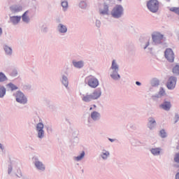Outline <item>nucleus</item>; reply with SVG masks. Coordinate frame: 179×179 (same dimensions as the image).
<instances>
[{"label": "nucleus", "instance_id": "f257e3e1", "mask_svg": "<svg viewBox=\"0 0 179 179\" xmlns=\"http://www.w3.org/2000/svg\"><path fill=\"white\" fill-rule=\"evenodd\" d=\"M110 15L113 19H121L124 16V7L122 5H115L110 11Z\"/></svg>", "mask_w": 179, "mask_h": 179}, {"label": "nucleus", "instance_id": "f03ea898", "mask_svg": "<svg viewBox=\"0 0 179 179\" xmlns=\"http://www.w3.org/2000/svg\"><path fill=\"white\" fill-rule=\"evenodd\" d=\"M152 37V45H160L163 44V38H164V35L160 32H154L151 35Z\"/></svg>", "mask_w": 179, "mask_h": 179}, {"label": "nucleus", "instance_id": "7ed1b4c3", "mask_svg": "<svg viewBox=\"0 0 179 179\" xmlns=\"http://www.w3.org/2000/svg\"><path fill=\"white\" fill-rule=\"evenodd\" d=\"M13 97H15V101L17 103H19L20 104H27V97L24 94L20 91L18 90L13 94Z\"/></svg>", "mask_w": 179, "mask_h": 179}, {"label": "nucleus", "instance_id": "20e7f679", "mask_svg": "<svg viewBox=\"0 0 179 179\" xmlns=\"http://www.w3.org/2000/svg\"><path fill=\"white\" fill-rule=\"evenodd\" d=\"M147 8L152 13H157L159 10V1L150 0L147 3Z\"/></svg>", "mask_w": 179, "mask_h": 179}, {"label": "nucleus", "instance_id": "39448f33", "mask_svg": "<svg viewBox=\"0 0 179 179\" xmlns=\"http://www.w3.org/2000/svg\"><path fill=\"white\" fill-rule=\"evenodd\" d=\"M85 82L90 87H92V89H96L97 86H99V80L96 78V77L93 76H90L85 78Z\"/></svg>", "mask_w": 179, "mask_h": 179}, {"label": "nucleus", "instance_id": "423d86ee", "mask_svg": "<svg viewBox=\"0 0 179 179\" xmlns=\"http://www.w3.org/2000/svg\"><path fill=\"white\" fill-rule=\"evenodd\" d=\"M177 85V77L171 76L168 78V80L166 83V86L168 90H174L176 86Z\"/></svg>", "mask_w": 179, "mask_h": 179}, {"label": "nucleus", "instance_id": "0eeeda50", "mask_svg": "<svg viewBox=\"0 0 179 179\" xmlns=\"http://www.w3.org/2000/svg\"><path fill=\"white\" fill-rule=\"evenodd\" d=\"M99 15L101 16H110V3L104 2L102 5V8H99Z\"/></svg>", "mask_w": 179, "mask_h": 179}, {"label": "nucleus", "instance_id": "6e6552de", "mask_svg": "<svg viewBox=\"0 0 179 179\" xmlns=\"http://www.w3.org/2000/svg\"><path fill=\"white\" fill-rule=\"evenodd\" d=\"M32 160H33L34 166L37 170H39V171H45V165H44V164H43L42 162L38 160V157H34L32 158Z\"/></svg>", "mask_w": 179, "mask_h": 179}, {"label": "nucleus", "instance_id": "1a4fd4ad", "mask_svg": "<svg viewBox=\"0 0 179 179\" xmlns=\"http://www.w3.org/2000/svg\"><path fill=\"white\" fill-rule=\"evenodd\" d=\"M164 57L169 62H174V52L173 51V49L169 48H166L164 51Z\"/></svg>", "mask_w": 179, "mask_h": 179}, {"label": "nucleus", "instance_id": "9d476101", "mask_svg": "<svg viewBox=\"0 0 179 179\" xmlns=\"http://www.w3.org/2000/svg\"><path fill=\"white\" fill-rule=\"evenodd\" d=\"M36 132L38 134V138L39 139H43L45 135L44 124H43V122H39L36 124Z\"/></svg>", "mask_w": 179, "mask_h": 179}, {"label": "nucleus", "instance_id": "9b49d317", "mask_svg": "<svg viewBox=\"0 0 179 179\" xmlns=\"http://www.w3.org/2000/svg\"><path fill=\"white\" fill-rule=\"evenodd\" d=\"M163 96H166V90H164L163 87H161L158 93L152 95L151 99L153 101H157V100H159V99H162Z\"/></svg>", "mask_w": 179, "mask_h": 179}, {"label": "nucleus", "instance_id": "f8f14e48", "mask_svg": "<svg viewBox=\"0 0 179 179\" xmlns=\"http://www.w3.org/2000/svg\"><path fill=\"white\" fill-rule=\"evenodd\" d=\"M11 13H19L23 10V6L21 3L13 4L9 8Z\"/></svg>", "mask_w": 179, "mask_h": 179}, {"label": "nucleus", "instance_id": "ddd939ff", "mask_svg": "<svg viewBox=\"0 0 179 179\" xmlns=\"http://www.w3.org/2000/svg\"><path fill=\"white\" fill-rule=\"evenodd\" d=\"M147 128L149 129L150 131H153L156 126L157 125V122H156V120L153 117H150L148 119Z\"/></svg>", "mask_w": 179, "mask_h": 179}, {"label": "nucleus", "instance_id": "4468645a", "mask_svg": "<svg viewBox=\"0 0 179 179\" xmlns=\"http://www.w3.org/2000/svg\"><path fill=\"white\" fill-rule=\"evenodd\" d=\"M20 20H22V16L13 15L10 16V20L8 21V23H12L13 26H16L17 24H19V23H20Z\"/></svg>", "mask_w": 179, "mask_h": 179}, {"label": "nucleus", "instance_id": "2eb2a0df", "mask_svg": "<svg viewBox=\"0 0 179 179\" xmlns=\"http://www.w3.org/2000/svg\"><path fill=\"white\" fill-rule=\"evenodd\" d=\"M57 30L59 34H66V33H68V27L64 24L59 23L57 27Z\"/></svg>", "mask_w": 179, "mask_h": 179}, {"label": "nucleus", "instance_id": "dca6fc26", "mask_svg": "<svg viewBox=\"0 0 179 179\" xmlns=\"http://www.w3.org/2000/svg\"><path fill=\"white\" fill-rule=\"evenodd\" d=\"M72 65L76 69H82L85 66V62L83 60L76 61L73 59L72 60Z\"/></svg>", "mask_w": 179, "mask_h": 179}, {"label": "nucleus", "instance_id": "f3484780", "mask_svg": "<svg viewBox=\"0 0 179 179\" xmlns=\"http://www.w3.org/2000/svg\"><path fill=\"white\" fill-rule=\"evenodd\" d=\"M159 108L164 110V111H170L171 108V102L164 101L162 104L159 105Z\"/></svg>", "mask_w": 179, "mask_h": 179}, {"label": "nucleus", "instance_id": "a211bd4d", "mask_svg": "<svg viewBox=\"0 0 179 179\" xmlns=\"http://www.w3.org/2000/svg\"><path fill=\"white\" fill-rule=\"evenodd\" d=\"M91 96H92L93 100H97V99H99L101 96V88H96L94 90L92 94H91Z\"/></svg>", "mask_w": 179, "mask_h": 179}, {"label": "nucleus", "instance_id": "6ab92c4d", "mask_svg": "<svg viewBox=\"0 0 179 179\" xmlns=\"http://www.w3.org/2000/svg\"><path fill=\"white\" fill-rule=\"evenodd\" d=\"M90 117L93 121H99L101 117V115H100V113L97 111H93L91 113Z\"/></svg>", "mask_w": 179, "mask_h": 179}, {"label": "nucleus", "instance_id": "aec40b11", "mask_svg": "<svg viewBox=\"0 0 179 179\" xmlns=\"http://www.w3.org/2000/svg\"><path fill=\"white\" fill-rule=\"evenodd\" d=\"M119 71H113L110 74V78L113 80H120L121 79V76L118 73Z\"/></svg>", "mask_w": 179, "mask_h": 179}, {"label": "nucleus", "instance_id": "412c9836", "mask_svg": "<svg viewBox=\"0 0 179 179\" xmlns=\"http://www.w3.org/2000/svg\"><path fill=\"white\" fill-rule=\"evenodd\" d=\"M99 156L103 160H107L108 157H110V152L107 151L106 149H103Z\"/></svg>", "mask_w": 179, "mask_h": 179}, {"label": "nucleus", "instance_id": "4be33fe9", "mask_svg": "<svg viewBox=\"0 0 179 179\" xmlns=\"http://www.w3.org/2000/svg\"><path fill=\"white\" fill-rule=\"evenodd\" d=\"M150 153L153 156H159L160 153L162 152V148H151L150 149Z\"/></svg>", "mask_w": 179, "mask_h": 179}, {"label": "nucleus", "instance_id": "5701e85b", "mask_svg": "<svg viewBox=\"0 0 179 179\" xmlns=\"http://www.w3.org/2000/svg\"><path fill=\"white\" fill-rule=\"evenodd\" d=\"M6 87H8L10 92H15V90H18L19 87L17 85H15L13 83H9L6 85Z\"/></svg>", "mask_w": 179, "mask_h": 179}, {"label": "nucleus", "instance_id": "b1692460", "mask_svg": "<svg viewBox=\"0 0 179 179\" xmlns=\"http://www.w3.org/2000/svg\"><path fill=\"white\" fill-rule=\"evenodd\" d=\"M27 13H29V10L25 11L21 17L24 23H29L30 22V17L27 16Z\"/></svg>", "mask_w": 179, "mask_h": 179}, {"label": "nucleus", "instance_id": "393cba45", "mask_svg": "<svg viewBox=\"0 0 179 179\" xmlns=\"http://www.w3.org/2000/svg\"><path fill=\"white\" fill-rule=\"evenodd\" d=\"M3 50L5 51L6 55H8L10 57L12 55L13 50H12V48L9 47L7 45H5L3 47Z\"/></svg>", "mask_w": 179, "mask_h": 179}, {"label": "nucleus", "instance_id": "a878e982", "mask_svg": "<svg viewBox=\"0 0 179 179\" xmlns=\"http://www.w3.org/2000/svg\"><path fill=\"white\" fill-rule=\"evenodd\" d=\"M150 85L152 87H158L159 85H160V80L156 78H154L151 80Z\"/></svg>", "mask_w": 179, "mask_h": 179}, {"label": "nucleus", "instance_id": "bb28decb", "mask_svg": "<svg viewBox=\"0 0 179 179\" xmlns=\"http://www.w3.org/2000/svg\"><path fill=\"white\" fill-rule=\"evenodd\" d=\"M62 83L65 87H68L69 85V81L68 80V77L66 76H62Z\"/></svg>", "mask_w": 179, "mask_h": 179}, {"label": "nucleus", "instance_id": "cd10ccee", "mask_svg": "<svg viewBox=\"0 0 179 179\" xmlns=\"http://www.w3.org/2000/svg\"><path fill=\"white\" fill-rule=\"evenodd\" d=\"M78 6L80 9L85 10L87 8V1L82 0L79 2Z\"/></svg>", "mask_w": 179, "mask_h": 179}, {"label": "nucleus", "instance_id": "c85d7f7f", "mask_svg": "<svg viewBox=\"0 0 179 179\" xmlns=\"http://www.w3.org/2000/svg\"><path fill=\"white\" fill-rule=\"evenodd\" d=\"M6 94V88L3 85L0 86V99H3Z\"/></svg>", "mask_w": 179, "mask_h": 179}, {"label": "nucleus", "instance_id": "c756f323", "mask_svg": "<svg viewBox=\"0 0 179 179\" xmlns=\"http://www.w3.org/2000/svg\"><path fill=\"white\" fill-rule=\"evenodd\" d=\"M82 100L85 103H90V101L93 100V96L92 94H87L83 97Z\"/></svg>", "mask_w": 179, "mask_h": 179}, {"label": "nucleus", "instance_id": "7c9ffc66", "mask_svg": "<svg viewBox=\"0 0 179 179\" xmlns=\"http://www.w3.org/2000/svg\"><path fill=\"white\" fill-rule=\"evenodd\" d=\"M110 69H112L113 71H120V66H118V64H117L115 59L112 61Z\"/></svg>", "mask_w": 179, "mask_h": 179}, {"label": "nucleus", "instance_id": "2f4dec72", "mask_svg": "<svg viewBox=\"0 0 179 179\" xmlns=\"http://www.w3.org/2000/svg\"><path fill=\"white\" fill-rule=\"evenodd\" d=\"M172 73L176 76H179V64H176L172 69Z\"/></svg>", "mask_w": 179, "mask_h": 179}, {"label": "nucleus", "instance_id": "473e14b6", "mask_svg": "<svg viewBox=\"0 0 179 179\" xmlns=\"http://www.w3.org/2000/svg\"><path fill=\"white\" fill-rule=\"evenodd\" d=\"M8 80V77L5 75V73L0 72V83L6 82Z\"/></svg>", "mask_w": 179, "mask_h": 179}, {"label": "nucleus", "instance_id": "72a5a7b5", "mask_svg": "<svg viewBox=\"0 0 179 179\" xmlns=\"http://www.w3.org/2000/svg\"><path fill=\"white\" fill-rule=\"evenodd\" d=\"M159 135L160 138H162V139H164L167 138V132H166V129H162L159 131Z\"/></svg>", "mask_w": 179, "mask_h": 179}, {"label": "nucleus", "instance_id": "f704fd0d", "mask_svg": "<svg viewBox=\"0 0 179 179\" xmlns=\"http://www.w3.org/2000/svg\"><path fill=\"white\" fill-rule=\"evenodd\" d=\"M62 8H63L64 12L68 10L69 3L68 1H63L61 2Z\"/></svg>", "mask_w": 179, "mask_h": 179}, {"label": "nucleus", "instance_id": "c9c22d12", "mask_svg": "<svg viewBox=\"0 0 179 179\" xmlns=\"http://www.w3.org/2000/svg\"><path fill=\"white\" fill-rule=\"evenodd\" d=\"M85 151H82L79 155L76 157V160L77 162H80V160H82V159H83V157H85Z\"/></svg>", "mask_w": 179, "mask_h": 179}, {"label": "nucleus", "instance_id": "e433bc0d", "mask_svg": "<svg viewBox=\"0 0 179 179\" xmlns=\"http://www.w3.org/2000/svg\"><path fill=\"white\" fill-rule=\"evenodd\" d=\"M171 12H173V13H176V15H178L179 16V7H172L169 9Z\"/></svg>", "mask_w": 179, "mask_h": 179}, {"label": "nucleus", "instance_id": "4c0bfd02", "mask_svg": "<svg viewBox=\"0 0 179 179\" xmlns=\"http://www.w3.org/2000/svg\"><path fill=\"white\" fill-rule=\"evenodd\" d=\"M41 33H44L45 34L48 33V27L47 26H42L41 29Z\"/></svg>", "mask_w": 179, "mask_h": 179}, {"label": "nucleus", "instance_id": "58836bf2", "mask_svg": "<svg viewBox=\"0 0 179 179\" xmlns=\"http://www.w3.org/2000/svg\"><path fill=\"white\" fill-rule=\"evenodd\" d=\"M95 26L97 29H100L101 27V21L100 20H96Z\"/></svg>", "mask_w": 179, "mask_h": 179}, {"label": "nucleus", "instance_id": "ea45409f", "mask_svg": "<svg viewBox=\"0 0 179 179\" xmlns=\"http://www.w3.org/2000/svg\"><path fill=\"white\" fill-rule=\"evenodd\" d=\"M130 129H131L133 131H136V125L134 123H130L127 125Z\"/></svg>", "mask_w": 179, "mask_h": 179}, {"label": "nucleus", "instance_id": "a19ab883", "mask_svg": "<svg viewBox=\"0 0 179 179\" xmlns=\"http://www.w3.org/2000/svg\"><path fill=\"white\" fill-rule=\"evenodd\" d=\"M93 123V119H92V117H89L87 118V127H92V124Z\"/></svg>", "mask_w": 179, "mask_h": 179}, {"label": "nucleus", "instance_id": "79ce46f5", "mask_svg": "<svg viewBox=\"0 0 179 179\" xmlns=\"http://www.w3.org/2000/svg\"><path fill=\"white\" fill-rule=\"evenodd\" d=\"M17 174H15L18 177V178H21V177H23V175L22 174V170L20 169H18L17 171Z\"/></svg>", "mask_w": 179, "mask_h": 179}, {"label": "nucleus", "instance_id": "37998d69", "mask_svg": "<svg viewBox=\"0 0 179 179\" xmlns=\"http://www.w3.org/2000/svg\"><path fill=\"white\" fill-rule=\"evenodd\" d=\"M17 76V70L14 69L10 73V76H13V78L16 77Z\"/></svg>", "mask_w": 179, "mask_h": 179}, {"label": "nucleus", "instance_id": "c03bdc74", "mask_svg": "<svg viewBox=\"0 0 179 179\" xmlns=\"http://www.w3.org/2000/svg\"><path fill=\"white\" fill-rule=\"evenodd\" d=\"M150 45V39H148L147 41L145 42V45L143 47L144 50H146Z\"/></svg>", "mask_w": 179, "mask_h": 179}, {"label": "nucleus", "instance_id": "a18cd8bd", "mask_svg": "<svg viewBox=\"0 0 179 179\" xmlns=\"http://www.w3.org/2000/svg\"><path fill=\"white\" fill-rule=\"evenodd\" d=\"M47 131L48 134H52V127L51 126H46L45 127Z\"/></svg>", "mask_w": 179, "mask_h": 179}, {"label": "nucleus", "instance_id": "49530a36", "mask_svg": "<svg viewBox=\"0 0 179 179\" xmlns=\"http://www.w3.org/2000/svg\"><path fill=\"white\" fill-rule=\"evenodd\" d=\"M174 162L176 163H179V152L176 153L174 157Z\"/></svg>", "mask_w": 179, "mask_h": 179}, {"label": "nucleus", "instance_id": "de8ad7c7", "mask_svg": "<svg viewBox=\"0 0 179 179\" xmlns=\"http://www.w3.org/2000/svg\"><path fill=\"white\" fill-rule=\"evenodd\" d=\"M24 90H30L31 89V85H25L23 86Z\"/></svg>", "mask_w": 179, "mask_h": 179}, {"label": "nucleus", "instance_id": "09e8293b", "mask_svg": "<svg viewBox=\"0 0 179 179\" xmlns=\"http://www.w3.org/2000/svg\"><path fill=\"white\" fill-rule=\"evenodd\" d=\"M174 120H175L174 124H177V122H178V120H179V115H178V113H176L175 114Z\"/></svg>", "mask_w": 179, "mask_h": 179}, {"label": "nucleus", "instance_id": "8fccbe9b", "mask_svg": "<svg viewBox=\"0 0 179 179\" xmlns=\"http://www.w3.org/2000/svg\"><path fill=\"white\" fill-rule=\"evenodd\" d=\"M13 170V167L12 166V164L8 165V174H10Z\"/></svg>", "mask_w": 179, "mask_h": 179}, {"label": "nucleus", "instance_id": "3c124183", "mask_svg": "<svg viewBox=\"0 0 179 179\" xmlns=\"http://www.w3.org/2000/svg\"><path fill=\"white\" fill-rule=\"evenodd\" d=\"M78 142H79V138L77 136L74 137L73 143H75V145H76Z\"/></svg>", "mask_w": 179, "mask_h": 179}, {"label": "nucleus", "instance_id": "603ef678", "mask_svg": "<svg viewBox=\"0 0 179 179\" xmlns=\"http://www.w3.org/2000/svg\"><path fill=\"white\" fill-rule=\"evenodd\" d=\"M108 140L109 142H111L112 143L113 142H115V141H118V140H117V138H108Z\"/></svg>", "mask_w": 179, "mask_h": 179}, {"label": "nucleus", "instance_id": "864d4df0", "mask_svg": "<svg viewBox=\"0 0 179 179\" xmlns=\"http://www.w3.org/2000/svg\"><path fill=\"white\" fill-rule=\"evenodd\" d=\"M49 108L51 111H54V110H55V106L54 105H50L49 106Z\"/></svg>", "mask_w": 179, "mask_h": 179}, {"label": "nucleus", "instance_id": "5fc2aeb1", "mask_svg": "<svg viewBox=\"0 0 179 179\" xmlns=\"http://www.w3.org/2000/svg\"><path fill=\"white\" fill-rule=\"evenodd\" d=\"M0 149H1V150H2V152H3V150H5V146H3V144L0 143Z\"/></svg>", "mask_w": 179, "mask_h": 179}, {"label": "nucleus", "instance_id": "6e6d98bb", "mask_svg": "<svg viewBox=\"0 0 179 179\" xmlns=\"http://www.w3.org/2000/svg\"><path fill=\"white\" fill-rule=\"evenodd\" d=\"M136 85L137 86H141L142 85V83L141 82H139V81H136Z\"/></svg>", "mask_w": 179, "mask_h": 179}, {"label": "nucleus", "instance_id": "4d7b16f0", "mask_svg": "<svg viewBox=\"0 0 179 179\" xmlns=\"http://www.w3.org/2000/svg\"><path fill=\"white\" fill-rule=\"evenodd\" d=\"M175 178L176 179H179V172L176 173Z\"/></svg>", "mask_w": 179, "mask_h": 179}, {"label": "nucleus", "instance_id": "13d9d810", "mask_svg": "<svg viewBox=\"0 0 179 179\" xmlns=\"http://www.w3.org/2000/svg\"><path fill=\"white\" fill-rule=\"evenodd\" d=\"M0 36H2V28L0 27Z\"/></svg>", "mask_w": 179, "mask_h": 179}, {"label": "nucleus", "instance_id": "bf43d9fd", "mask_svg": "<svg viewBox=\"0 0 179 179\" xmlns=\"http://www.w3.org/2000/svg\"><path fill=\"white\" fill-rule=\"evenodd\" d=\"M66 122H68L69 124H71V122H69V120L68 118H66Z\"/></svg>", "mask_w": 179, "mask_h": 179}, {"label": "nucleus", "instance_id": "052dcab7", "mask_svg": "<svg viewBox=\"0 0 179 179\" xmlns=\"http://www.w3.org/2000/svg\"><path fill=\"white\" fill-rule=\"evenodd\" d=\"M82 173H85V170H83V169H82Z\"/></svg>", "mask_w": 179, "mask_h": 179}, {"label": "nucleus", "instance_id": "680f3d73", "mask_svg": "<svg viewBox=\"0 0 179 179\" xmlns=\"http://www.w3.org/2000/svg\"><path fill=\"white\" fill-rule=\"evenodd\" d=\"M166 2H170L171 0H166Z\"/></svg>", "mask_w": 179, "mask_h": 179}, {"label": "nucleus", "instance_id": "e2e57ef3", "mask_svg": "<svg viewBox=\"0 0 179 179\" xmlns=\"http://www.w3.org/2000/svg\"><path fill=\"white\" fill-rule=\"evenodd\" d=\"M90 110H93V108H92V107H91V108H90Z\"/></svg>", "mask_w": 179, "mask_h": 179}, {"label": "nucleus", "instance_id": "0e129e2a", "mask_svg": "<svg viewBox=\"0 0 179 179\" xmlns=\"http://www.w3.org/2000/svg\"><path fill=\"white\" fill-rule=\"evenodd\" d=\"M93 106H94V108H96V105H93Z\"/></svg>", "mask_w": 179, "mask_h": 179}, {"label": "nucleus", "instance_id": "69168bd1", "mask_svg": "<svg viewBox=\"0 0 179 179\" xmlns=\"http://www.w3.org/2000/svg\"><path fill=\"white\" fill-rule=\"evenodd\" d=\"M117 1H122V0H117Z\"/></svg>", "mask_w": 179, "mask_h": 179}, {"label": "nucleus", "instance_id": "338daca9", "mask_svg": "<svg viewBox=\"0 0 179 179\" xmlns=\"http://www.w3.org/2000/svg\"><path fill=\"white\" fill-rule=\"evenodd\" d=\"M26 1H30V0H26Z\"/></svg>", "mask_w": 179, "mask_h": 179}]
</instances>
